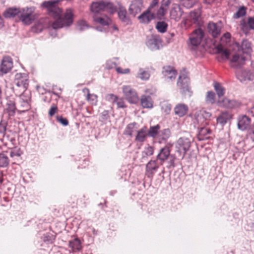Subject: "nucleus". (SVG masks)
I'll return each instance as SVG.
<instances>
[{"label": "nucleus", "instance_id": "nucleus-1", "mask_svg": "<svg viewBox=\"0 0 254 254\" xmlns=\"http://www.w3.org/2000/svg\"><path fill=\"white\" fill-rule=\"evenodd\" d=\"M60 0H51L44 1L42 5L46 8L47 14L54 19L51 24L54 29L70 26L73 22V13L71 9H67L62 15V10L57 6Z\"/></svg>", "mask_w": 254, "mask_h": 254}, {"label": "nucleus", "instance_id": "nucleus-2", "mask_svg": "<svg viewBox=\"0 0 254 254\" xmlns=\"http://www.w3.org/2000/svg\"><path fill=\"white\" fill-rule=\"evenodd\" d=\"M217 51L221 54L224 59L229 61L230 65L232 67L238 68L245 64L246 57L241 54V51L230 52L220 44L217 46Z\"/></svg>", "mask_w": 254, "mask_h": 254}, {"label": "nucleus", "instance_id": "nucleus-3", "mask_svg": "<svg viewBox=\"0 0 254 254\" xmlns=\"http://www.w3.org/2000/svg\"><path fill=\"white\" fill-rule=\"evenodd\" d=\"M37 15L34 6L20 8L19 18L26 25H30L35 19Z\"/></svg>", "mask_w": 254, "mask_h": 254}, {"label": "nucleus", "instance_id": "nucleus-4", "mask_svg": "<svg viewBox=\"0 0 254 254\" xmlns=\"http://www.w3.org/2000/svg\"><path fill=\"white\" fill-rule=\"evenodd\" d=\"M192 139L189 135L188 137L183 136L179 138L176 143L178 152L184 157L190 149Z\"/></svg>", "mask_w": 254, "mask_h": 254}, {"label": "nucleus", "instance_id": "nucleus-5", "mask_svg": "<svg viewBox=\"0 0 254 254\" xmlns=\"http://www.w3.org/2000/svg\"><path fill=\"white\" fill-rule=\"evenodd\" d=\"M189 83L190 79L187 75L183 74L179 76L177 86L179 88L181 93L185 96L191 95Z\"/></svg>", "mask_w": 254, "mask_h": 254}, {"label": "nucleus", "instance_id": "nucleus-6", "mask_svg": "<svg viewBox=\"0 0 254 254\" xmlns=\"http://www.w3.org/2000/svg\"><path fill=\"white\" fill-rule=\"evenodd\" d=\"M123 93L126 100L129 103L137 102L138 97L136 91L129 85H124L122 87Z\"/></svg>", "mask_w": 254, "mask_h": 254}, {"label": "nucleus", "instance_id": "nucleus-7", "mask_svg": "<svg viewBox=\"0 0 254 254\" xmlns=\"http://www.w3.org/2000/svg\"><path fill=\"white\" fill-rule=\"evenodd\" d=\"M156 6H154L151 8L150 3L146 11L138 16L140 22L142 23L147 24L154 19L155 17H157V11L155 9Z\"/></svg>", "mask_w": 254, "mask_h": 254}, {"label": "nucleus", "instance_id": "nucleus-8", "mask_svg": "<svg viewBox=\"0 0 254 254\" xmlns=\"http://www.w3.org/2000/svg\"><path fill=\"white\" fill-rule=\"evenodd\" d=\"M28 75L26 73H17L15 75L14 83L25 91L29 85Z\"/></svg>", "mask_w": 254, "mask_h": 254}, {"label": "nucleus", "instance_id": "nucleus-9", "mask_svg": "<svg viewBox=\"0 0 254 254\" xmlns=\"http://www.w3.org/2000/svg\"><path fill=\"white\" fill-rule=\"evenodd\" d=\"M204 36L203 31L200 28L195 30L190 37V43L193 47H197L201 43Z\"/></svg>", "mask_w": 254, "mask_h": 254}, {"label": "nucleus", "instance_id": "nucleus-10", "mask_svg": "<svg viewBox=\"0 0 254 254\" xmlns=\"http://www.w3.org/2000/svg\"><path fill=\"white\" fill-rule=\"evenodd\" d=\"M236 74L238 79L241 82L254 80V73L250 70L240 69L237 71Z\"/></svg>", "mask_w": 254, "mask_h": 254}, {"label": "nucleus", "instance_id": "nucleus-11", "mask_svg": "<svg viewBox=\"0 0 254 254\" xmlns=\"http://www.w3.org/2000/svg\"><path fill=\"white\" fill-rule=\"evenodd\" d=\"M201 11L200 9H195L190 12L187 19L185 21V24L189 26L191 24H199L201 20Z\"/></svg>", "mask_w": 254, "mask_h": 254}, {"label": "nucleus", "instance_id": "nucleus-12", "mask_svg": "<svg viewBox=\"0 0 254 254\" xmlns=\"http://www.w3.org/2000/svg\"><path fill=\"white\" fill-rule=\"evenodd\" d=\"M159 168L156 160H151L146 165L145 175L147 178L152 179Z\"/></svg>", "mask_w": 254, "mask_h": 254}, {"label": "nucleus", "instance_id": "nucleus-13", "mask_svg": "<svg viewBox=\"0 0 254 254\" xmlns=\"http://www.w3.org/2000/svg\"><path fill=\"white\" fill-rule=\"evenodd\" d=\"M13 67V62L9 57H4L0 65V75L6 74L10 71Z\"/></svg>", "mask_w": 254, "mask_h": 254}, {"label": "nucleus", "instance_id": "nucleus-14", "mask_svg": "<svg viewBox=\"0 0 254 254\" xmlns=\"http://www.w3.org/2000/svg\"><path fill=\"white\" fill-rule=\"evenodd\" d=\"M172 0H162L161 5L158 7V4L156 7L157 11V17L161 18L167 13V10Z\"/></svg>", "mask_w": 254, "mask_h": 254}, {"label": "nucleus", "instance_id": "nucleus-15", "mask_svg": "<svg viewBox=\"0 0 254 254\" xmlns=\"http://www.w3.org/2000/svg\"><path fill=\"white\" fill-rule=\"evenodd\" d=\"M93 19L95 23L102 26H108L112 23L111 18L106 14H94Z\"/></svg>", "mask_w": 254, "mask_h": 254}, {"label": "nucleus", "instance_id": "nucleus-16", "mask_svg": "<svg viewBox=\"0 0 254 254\" xmlns=\"http://www.w3.org/2000/svg\"><path fill=\"white\" fill-rule=\"evenodd\" d=\"M251 122V119L246 115L239 117L238 119V128L242 130L247 129L250 126Z\"/></svg>", "mask_w": 254, "mask_h": 254}, {"label": "nucleus", "instance_id": "nucleus-17", "mask_svg": "<svg viewBox=\"0 0 254 254\" xmlns=\"http://www.w3.org/2000/svg\"><path fill=\"white\" fill-rule=\"evenodd\" d=\"M17 109L15 102L13 99H7L5 104L4 112L7 113L9 117H13L15 115Z\"/></svg>", "mask_w": 254, "mask_h": 254}, {"label": "nucleus", "instance_id": "nucleus-18", "mask_svg": "<svg viewBox=\"0 0 254 254\" xmlns=\"http://www.w3.org/2000/svg\"><path fill=\"white\" fill-rule=\"evenodd\" d=\"M207 27L209 33L213 37H217L220 34L222 28L221 23L209 22Z\"/></svg>", "mask_w": 254, "mask_h": 254}, {"label": "nucleus", "instance_id": "nucleus-19", "mask_svg": "<svg viewBox=\"0 0 254 254\" xmlns=\"http://www.w3.org/2000/svg\"><path fill=\"white\" fill-rule=\"evenodd\" d=\"M25 98L24 94H22L20 96V106L19 110L18 112L20 113H24L26 111H28L30 109V99L29 97Z\"/></svg>", "mask_w": 254, "mask_h": 254}, {"label": "nucleus", "instance_id": "nucleus-20", "mask_svg": "<svg viewBox=\"0 0 254 254\" xmlns=\"http://www.w3.org/2000/svg\"><path fill=\"white\" fill-rule=\"evenodd\" d=\"M162 72L165 78L170 80L175 79L177 74L174 68L170 65L164 66Z\"/></svg>", "mask_w": 254, "mask_h": 254}, {"label": "nucleus", "instance_id": "nucleus-21", "mask_svg": "<svg viewBox=\"0 0 254 254\" xmlns=\"http://www.w3.org/2000/svg\"><path fill=\"white\" fill-rule=\"evenodd\" d=\"M183 12L180 6L177 4L173 5L170 12V15L171 19L178 21L182 15Z\"/></svg>", "mask_w": 254, "mask_h": 254}, {"label": "nucleus", "instance_id": "nucleus-22", "mask_svg": "<svg viewBox=\"0 0 254 254\" xmlns=\"http://www.w3.org/2000/svg\"><path fill=\"white\" fill-rule=\"evenodd\" d=\"M148 132L147 127H143L137 131V133L135 137V141L137 142H143L148 136Z\"/></svg>", "mask_w": 254, "mask_h": 254}, {"label": "nucleus", "instance_id": "nucleus-23", "mask_svg": "<svg viewBox=\"0 0 254 254\" xmlns=\"http://www.w3.org/2000/svg\"><path fill=\"white\" fill-rule=\"evenodd\" d=\"M218 104L219 106L231 109L239 107L240 105L239 102L235 100H230L226 98H224L222 101H218Z\"/></svg>", "mask_w": 254, "mask_h": 254}, {"label": "nucleus", "instance_id": "nucleus-24", "mask_svg": "<svg viewBox=\"0 0 254 254\" xmlns=\"http://www.w3.org/2000/svg\"><path fill=\"white\" fill-rule=\"evenodd\" d=\"M240 25L243 31H247L249 29L254 30V17H250L247 20H242Z\"/></svg>", "mask_w": 254, "mask_h": 254}, {"label": "nucleus", "instance_id": "nucleus-25", "mask_svg": "<svg viewBox=\"0 0 254 254\" xmlns=\"http://www.w3.org/2000/svg\"><path fill=\"white\" fill-rule=\"evenodd\" d=\"M140 104L143 108L151 109L153 107V101L150 96L143 95L140 97Z\"/></svg>", "mask_w": 254, "mask_h": 254}, {"label": "nucleus", "instance_id": "nucleus-26", "mask_svg": "<svg viewBox=\"0 0 254 254\" xmlns=\"http://www.w3.org/2000/svg\"><path fill=\"white\" fill-rule=\"evenodd\" d=\"M90 10L94 14H99L100 12L104 11V2H93L90 6Z\"/></svg>", "mask_w": 254, "mask_h": 254}, {"label": "nucleus", "instance_id": "nucleus-27", "mask_svg": "<svg viewBox=\"0 0 254 254\" xmlns=\"http://www.w3.org/2000/svg\"><path fill=\"white\" fill-rule=\"evenodd\" d=\"M142 3L140 0L133 1L130 5L129 11L130 14L135 16L141 11Z\"/></svg>", "mask_w": 254, "mask_h": 254}, {"label": "nucleus", "instance_id": "nucleus-28", "mask_svg": "<svg viewBox=\"0 0 254 254\" xmlns=\"http://www.w3.org/2000/svg\"><path fill=\"white\" fill-rule=\"evenodd\" d=\"M170 154V150L167 146H165L161 149L159 154L157 156V159L161 162V164L167 160Z\"/></svg>", "mask_w": 254, "mask_h": 254}, {"label": "nucleus", "instance_id": "nucleus-29", "mask_svg": "<svg viewBox=\"0 0 254 254\" xmlns=\"http://www.w3.org/2000/svg\"><path fill=\"white\" fill-rule=\"evenodd\" d=\"M189 108L187 105L184 104H179L174 108V112L176 115L180 117L184 116L188 112Z\"/></svg>", "mask_w": 254, "mask_h": 254}, {"label": "nucleus", "instance_id": "nucleus-30", "mask_svg": "<svg viewBox=\"0 0 254 254\" xmlns=\"http://www.w3.org/2000/svg\"><path fill=\"white\" fill-rule=\"evenodd\" d=\"M82 92L84 94H86V99L92 104L96 105L97 103L98 96L96 94H91L89 89L87 88H84L82 89Z\"/></svg>", "mask_w": 254, "mask_h": 254}, {"label": "nucleus", "instance_id": "nucleus-31", "mask_svg": "<svg viewBox=\"0 0 254 254\" xmlns=\"http://www.w3.org/2000/svg\"><path fill=\"white\" fill-rule=\"evenodd\" d=\"M211 133V130L208 127H201L198 131V139L199 140L208 139Z\"/></svg>", "mask_w": 254, "mask_h": 254}, {"label": "nucleus", "instance_id": "nucleus-32", "mask_svg": "<svg viewBox=\"0 0 254 254\" xmlns=\"http://www.w3.org/2000/svg\"><path fill=\"white\" fill-rule=\"evenodd\" d=\"M19 8H9L4 11L3 15L6 18H13L16 15L19 17Z\"/></svg>", "mask_w": 254, "mask_h": 254}, {"label": "nucleus", "instance_id": "nucleus-33", "mask_svg": "<svg viewBox=\"0 0 254 254\" xmlns=\"http://www.w3.org/2000/svg\"><path fill=\"white\" fill-rule=\"evenodd\" d=\"M238 51H241V54L244 55L250 54L252 51L250 42L247 40H243L242 42L241 49H239Z\"/></svg>", "mask_w": 254, "mask_h": 254}, {"label": "nucleus", "instance_id": "nucleus-34", "mask_svg": "<svg viewBox=\"0 0 254 254\" xmlns=\"http://www.w3.org/2000/svg\"><path fill=\"white\" fill-rule=\"evenodd\" d=\"M230 118L231 116L227 112H222L217 118V122L221 125H224Z\"/></svg>", "mask_w": 254, "mask_h": 254}, {"label": "nucleus", "instance_id": "nucleus-35", "mask_svg": "<svg viewBox=\"0 0 254 254\" xmlns=\"http://www.w3.org/2000/svg\"><path fill=\"white\" fill-rule=\"evenodd\" d=\"M44 19L39 20L33 26V31L36 33L41 32L46 27V25L44 24Z\"/></svg>", "mask_w": 254, "mask_h": 254}, {"label": "nucleus", "instance_id": "nucleus-36", "mask_svg": "<svg viewBox=\"0 0 254 254\" xmlns=\"http://www.w3.org/2000/svg\"><path fill=\"white\" fill-rule=\"evenodd\" d=\"M69 247L72 249L73 252L78 251L81 249L80 241L78 239L69 241Z\"/></svg>", "mask_w": 254, "mask_h": 254}, {"label": "nucleus", "instance_id": "nucleus-37", "mask_svg": "<svg viewBox=\"0 0 254 254\" xmlns=\"http://www.w3.org/2000/svg\"><path fill=\"white\" fill-rule=\"evenodd\" d=\"M9 163V159L6 152H3L0 153V167H7Z\"/></svg>", "mask_w": 254, "mask_h": 254}, {"label": "nucleus", "instance_id": "nucleus-38", "mask_svg": "<svg viewBox=\"0 0 254 254\" xmlns=\"http://www.w3.org/2000/svg\"><path fill=\"white\" fill-rule=\"evenodd\" d=\"M168 24L165 21H159L156 24V28L160 33H165L167 29Z\"/></svg>", "mask_w": 254, "mask_h": 254}, {"label": "nucleus", "instance_id": "nucleus-39", "mask_svg": "<svg viewBox=\"0 0 254 254\" xmlns=\"http://www.w3.org/2000/svg\"><path fill=\"white\" fill-rule=\"evenodd\" d=\"M160 128V127L159 125L150 127L149 129H148V136H150L153 138L155 137L157 135Z\"/></svg>", "mask_w": 254, "mask_h": 254}, {"label": "nucleus", "instance_id": "nucleus-40", "mask_svg": "<svg viewBox=\"0 0 254 254\" xmlns=\"http://www.w3.org/2000/svg\"><path fill=\"white\" fill-rule=\"evenodd\" d=\"M214 87L218 97L223 96L225 92V88L219 83L215 82Z\"/></svg>", "mask_w": 254, "mask_h": 254}, {"label": "nucleus", "instance_id": "nucleus-41", "mask_svg": "<svg viewBox=\"0 0 254 254\" xmlns=\"http://www.w3.org/2000/svg\"><path fill=\"white\" fill-rule=\"evenodd\" d=\"M150 77L149 73L143 69L140 68L137 75V77L140 78L142 80H146L149 79Z\"/></svg>", "mask_w": 254, "mask_h": 254}, {"label": "nucleus", "instance_id": "nucleus-42", "mask_svg": "<svg viewBox=\"0 0 254 254\" xmlns=\"http://www.w3.org/2000/svg\"><path fill=\"white\" fill-rule=\"evenodd\" d=\"M118 15L120 19L126 24L130 23V21L128 17L127 16V12L124 10H121L118 12Z\"/></svg>", "mask_w": 254, "mask_h": 254}, {"label": "nucleus", "instance_id": "nucleus-43", "mask_svg": "<svg viewBox=\"0 0 254 254\" xmlns=\"http://www.w3.org/2000/svg\"><path fill=\"white\" fill-rule=\"evenodd\" d=\"M154 152V148L151 146H148L145 147L144 150L142 151V158H147L153 155Z\"/></svg>", "mask_w": 254, "mask_h": 254}, {"label": "nucleus", "instance_id": "nucleus-44", "mask_svg": "<svg viewBox=\"0 0 254 254\" xmlns=\"http://www.w3.org/2000/svg\"><path fill=\"white\" fill-rule=\"evenodd\" d=\"M162 110L166 114L169 113L171 109V105L168 102L163 101L160 103Z\"/></svg>", "mask_w": 254, "mask_h": 254}, {"label": "nucleus", "instance_id": "nucleus-45", "mask_svg": "<svg viewBox=\"0 0 254 254\" xmlns=\"http://www.w3.org/2000/svg\"><path fill=\"white\" fill-rule=\"evenodd\" d=\"M104 11H106L111 14L113 13L116 10V7L114 5V4L112 3L104 2Z\"/></svg>", "mask_w": 254, "mask_h": 254}, {"label": "nucleus", "instance_id": "nucleus-46", "mask_svg": "<svg viewBox=\"0 0 254 254\" xmlns=\"http://www.w3.org/2000/svg\"><path fill=\"white\" fill-rule=\"evenodd\" d=\"M88 28V25L87 22L85 20H80L79 21L76 25V30L82 31Z\"/></svg>", "mask_w": 254, "mask_h": 254}, {"label": "nucleus", "instance_id": "nucleus-47", "mask_svg": "<svg viewBox=\"0 0 254 254\" xmlns=\"http://www.w3.org/2000/svg\"><path fill=\"white\" fill-rule=\"evenodd\" d=\"M136 123H131L128 124L125 130V134L129 136H131L134 131L135 126Z\"/></svg>", "mask_w": 254, "mask_h": 254}, {"label": "nucleus", "instance_id": "nucleus-48", "mask_svg": "<svg viewBox=\"0 0 254 254\" xmlns=\"http://www.w3.org/2000/svg\"><path fill=\"white\" fill-rule=\"evenodd\" d=\"M246 13V8L245 6L240 7L234 14V18H239L244 16Z\"/></svg>", "mask_w": 254, "mask_h": 254}, {"label": "nucleus", "instance_id": "nucleus-49", "mask_svg": "<svg viewBox=\"0 0 254 254\" xmlns=\"http://www.w3.org/2000/svg\"><path fill=\"white\" fill-rule=\"evenodd\" d=\"M206 101L208 103L213 104L215 101V93L212 91L207 92L206 97Z\"/></svg>", "mask_w": 254, "mask_h": 254}, {"label": "nucleus", "instance_id": "nucleus-50", "mask_svg": "<svg viewBox=\"0 0 254 254\" xmlns=\"http://www.w3.org/2000/svg\"><path fill=\"white\" fill-rule=\"evenodd\" d=\"M196 2V0H181V4L187 8L192 7Z\"/></svg>", "mask_w": 254, "mask_h": 254}, {"label": "nucleus", "instance_id": "nucleus-51", "mask_svg": "<svg viewBox=\"0 0 254 254\" xmlns=\"http://www.w3.org/2000/svg\"><path fill=\"white\" fill-rule=\"evenodd\" d=\"M231 38V34L230 33L227 32L225 33L223 36L221 38L222 42L228 43L230 41Z\"/></svg>", "mask_w": 254, "mask_h": 254}, {"label": "nucleus", "instance_id": "nucleus-52", "mask_svg": "<svg viewBox=\"0 0 254 254\" xmlns=\"http://www.w3.org/2000/svg\"><path fill=\"white\" fill-rule=\"evenodd\" d=\"M161 133L162 134V139L166 140L169 137L170 131L169 129H164L162 130Z\"/></svg>", "mask_w": 254, "mask_h": 254}, {"label": "nucleus", "instance_id": "nucleus-53", "mask_svg": "<svg viewBox=\"0 0 254 254\" xmlns=\"http://www.w3.org/2000/svg\"><path fill=\"white\" fill-rule=\"evenodd\" d=\"M116 70V71L120 74H127L130 72L129 68L123 69L121 67H117Z\"/></svg>", "mask_w": 254, "mask_h": 254}, {"label": "nucleus", "instance_id": "nucleus-54", "mask_svg": "<svg viewBox=\"0 0 254 254\" xmlns=\"http://www.w3.org/2000/svg\"><path fill=\"white\" fill-rule=\"evenodd\" d=\"M57 120L64 126H67L68 124V122L67 119L64 118L61 116L57 117Z\"/></svg>", "mask_w": 254, "mask_h": 254}, {"label": "nucleus", "instance_id": "nucleus-55", "mask_svg": "<svg viewBox=\"0 0 254 254\" xmlns=\"http://www.w3.org/2000/svg\"><path fill=\"white\" fill-rule=\"evenodd\" d=\"M58 111V108L57 107L54 105L53 106H52L51 107V108H50L49 111V115L51 117H52L53 116L55 113L57 112Z\"/></svg>", "mask_w": 254, "mask_h": 254}, {"label": "nucleus", "instance_id": "nucleus-56", "mask_svg": "<svg viewBox=\"0 0 254 254\" xmlns=\"http://www.w3.org/2000/svg\"><path fill=\"white\" fill-rule=\"evenodd\" d=\"M115 102H116L118 108H123L125 107L124 101L122 98L118 97V99L116 100Z\"/></svg>", "mask_w": 254, "mask_h": 254}, {"label": "nucleus", "instance_id": "nucleus-57", "mask_svg": "<svg viewBox=\"0 0 254 254\" xmlns=\"http://www.w3.org/2000/svg\"><path fill=\"white\" fill-rule=\"evenodd\" d=\"M6 130V124L5 123H0V133L4 136Z\"/></svg>", "mask_w": 254, "mask_h": 254}, {"label": "nucleus", "instance_id": "nucleus-58", "mask_svg": "<svg viewBox=\"0 0 254 254\" xmlns=\"http://www.w3.org/2000/svg\"><path fill=\"white\" fill-rule=\"evenodd\" d=\"M107 99L110 101L115 102L118 99V97L113 94H108L106 97Z\"/></svg>", "mask_w": 254, "mask_h": 254}, {"label": "nucleus", "instance_id": "nucleus-59", "mask_svg": "<svg viewBox=\"0 0 254 254\" xmlns=\"http://www.w3.org/2000/svg\"><path fill=\"white\" fill-rule=\"evenodd\" d=\"M116 66V63L111 60L108 61L106 63V67L108 69L113 68Z\"/></svg>", "mask_w": 254, "mask_h": 254}, {"label": "nucleus", "instance_id": "nucleus-60", "mask_svg": "<svg viewBox=\"0 0 254 254\" xmlns=\"http://www.w3.org/2000/svg\"><path fill=\"white\" fill-rule=\"evenodd\" d=\"M20 152H21L20 150H19V149H14V150H12L10 152V156L11 157H13L14 156H19L20 155Z\"/></svg>", "mask_w": 254, "mask_h": 254}, {"label": "nucleus", "instance_id": "nucleus-61", "mask_svg": "<svg viewBox=\"0 0 254 254\" xmlns=\"http://www.w3.org/2000/svg\"><path fill=\"white\" fill-rule=\"evenodd\" d=\"M168 159H169V165L168 167H174V165H175L174 157H173V156H169Z\"/></svg>", "mask_w": 254, "mask_h": 254}, {"label": "nucleus", "instance_id": "nucleus-62", "mask_svg": "<svg viewBox=\"0 0 254 254\" xmlns=\"http://www.w3.org/2000/svg\"><path fill=\"white\" fill-rule=\"evenodd\" d=\"M101 117L104 120H107L109 117L108 112L107 111H104L101 114Z\"/></svg>", "mask_w": 254, "mask_h": 254}, {"label": "nucleus", "instance_id": "nucleus-63", "mask_svg": "<svg viewBox=\"0 0 254 254\" xmlns=\"http://www.w3.org/2000/svg\"><path fill=\"white\" fill-rule=\"evenodd\" d=\"M159 4V0H152L151 2V7H153L154 6H157Z\"/></svg>", "mask_w": 254, "mask_h": 254}, {"label": "nucleus", "instance_id": "nucleus-64", "mask_svg": "<svg viewBox=\"0 0 254 254\" xmlns=\"http://www.w3.org/2000/svg\"><path fill=\"white\" fill-rule=\"evenodd\" d=\"M3 175L2 172L0 171V184L2 183L3 182Z\"/></svg>", "mask_w": 254, "mask_h": 254}]
</instances>
